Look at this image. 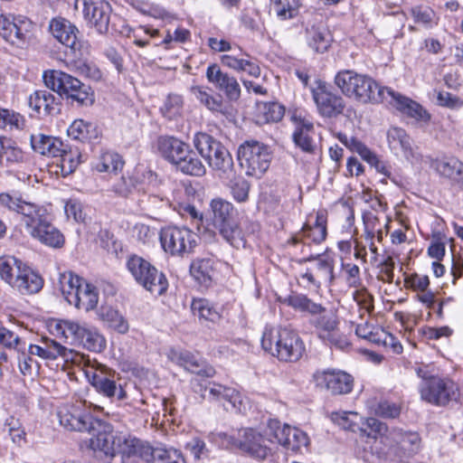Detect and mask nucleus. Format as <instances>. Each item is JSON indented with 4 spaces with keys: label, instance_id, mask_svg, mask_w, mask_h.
Here are the masks:
<instances>
[{
    "label": "nucleus",
    "instance_id": "nucleus-22",
    "mask_svg": "<svg viewBox=\"0 0 463 463\" xmlns=\"http://www.w3.org/2000/svg\"><path fill=\"white\" fill-rule=\"evenodd\" d=\"M317 387L325 389L333 395H343L352 392L354 378L351 374L336 369L317 371L313 374Z\"/></svg>",
    "mask_w": 463,
    "mask_h": 463
},
{
    "label": "nucleus",
    "instance_id": "nucleus-33",
    "mask_svg": "<svg viewBox=\"0 0 463 463\" xmlns=\"http://www.w3.org/2000/svg\"><path fill=\"white\" fill-rule=\"evenodd\" d=\"M106 429L107 427L101 423V427L88 432L91 436L89 439V448L106 456L115 457L116 439L118 433L114 434Z\"/></svg>",
    "mask_w": 463,
    "mask_h": 463
},
{
    "label": "nucleus",
    "instance_id": "nucleus-46",
    "mask_svg": "<svg viewBox=\"0 0 463 463\" xmlns=\"http://www.w3.org/2000/svg\"><path fill=\"white\" fill-rule=\"evenodd\" d=\"M67 134L70 137L81 142L89 141L98 137L96 127L83 119H75L68 128Z\"/></svg>",
    "mask_w": 463,
    "mask_h": 463
},
{
    "label": "nucleus",
    "instance_id": "nucleus-10",
    "mask_svg": "<svg viewBox=\"0 0 463 463\" xmlns=\"http://www.w3.org/2000/svg\"><path fill=\"white\" fill-rule=\"evenodd\" d=\"M271 158L269 148L258 141H245L238 148L239 164L250 176L260 178L269 169Z\"/></svg>",
    "mask_w": 463,
    "mask_h": 463
},
{
    "label": "nucleus",
    "instance_id": "nucleus-4",
    "mask_svg": "<svg viewBox=\"0 0 463 463\" xmlns=\"http://www.w3.org/2000/svg\"><path fill=\"white\" fill-rule=\"evenodd\" d=\"M193 144L200 156L219 176H229L233 170V160L228 149L217 139L204 132L193 137Z\"/></svg>",
    "mask_w": 463,
    "mask_h": 463
},
{
    "label": "nucleus",
    "instance_id": "nucleus-44",
    "mask_svg": "<svg viewBox=\"0 0 463 463\" xmlns=\"http://www.w3.org/2000/svg\"><path fill=\"white\" fill-rule=\"evenodd\" d=\"M149 463H186L180 450L174 448H149L147 461Z\"/></svg>",
    "mask_w": 463,
    "mask_h": 463
},
{
    "label": "nucleus",
    "instance_id": "nucleus-50",
    "mask_svg": "<svg viewBox=\"0 0 463 463\" xmlns=\"http://www.w3.org/2000/svg\"><path fill=\"white\" fill-rule=\"evenodd\" d=\"M273 10L281 21L296 18L301 6L300 0H272Z\"/></svg>",
    "mask_w": 463,
    "mask_h": 463
},
{
    "label": "nucleus",
    "instance_id": "nucleus-28",
    "mask_svg": "<svg viewBox=\"0 0 463 463\" xmlns=\"http://www.w3.org/2000/svg\"><path fill=\"white\" fill-rule=\"evenodd\" d=\"M386 97L390 104L407 116L418 121L428 122L430 119V114L416 101L402 96L399 92L388 88Z\"/></svg>",
    "mask_w": 463,
    "mask_h": 463
},
{
    "label": "nucleus",
    "instance_id": "nucleus-64",
    "mask_svg": "<svg viewBox=\"0 0 463 463\" xmlns=\"http://www.w3.org/2000/svg\"><path fill=\"white\" fill-rule=\"evenodd\" d=\"M377 345H383L386 348H390L395 354H401L402 352V345L400 341L392 334L382 329L378 333Z\"/></svg>",
    "mask_w": 463,
    "mask_h": 463
},
{
    "label": "nucleus",
    "instance_id": "nucleus-48",
    "mask_svg": "<svg viewBox=\"0 0 463 463\" xmlns=\"http://www.w3.org/2000/svg\"><path fill=\"white\" fill-rule=\"evenodd\" d=\"M193 314L198 317L201 323H215L220 319V314L216 308L204 298L194 299L191 305Z\"/></svg>",
    "mask_w": 463,
    "mask_h": 463
},
{
    "label": "nucleus",
    "instance_id": "nucleus-40",
    "mask_svg": "<svg viewBox=\"0 0 463 463\" xmlns=\"http://www.w3.org/2000/svg\"><path fill=\"white\" fill-rule=\"evenodd\" d=\"M29 106L38 114H53L57 109L55 97L47 90H36L29 97Z\"/></svg>",
    "mask_w": 463,
    "mask_h": 463
},
{
    "label": "nucleus",
    "instance_id": "nucleus-36",
    "mask_svg": "<svg viewBox=\"0 0 463 463\" xmlns=\"http://www.w3.org/2000/svg\"><path fill=\"white\" fill-rule=\"evenodd\" d=\"M432 167L441 176L463 184V163L456 157L433 161Z\"/></svg>",
    "mask_w": 463,
    "mask_h": 463
},
{
    "label": "nucleus",
    "instance_id": "nucleus-32",
    "mask_svg": "<svg viewBox=\"0 0 463 463\" xmlns=\"http://www.w3.org/2000/svg\"><path fill=\"white\" fill-rule=\"evenodd\" d=\"M188 146V144L175 137L162 136L156 140L158 153L163 158L174 165L187 153Z\"/></svg>",
    "mask_w": 463,
    "mask_h": 463
},
{
    "label": "nucleus",
    "instance_id": "nucleus-19",
    "mask_svg": "<svg viewBox=\"0 0 463 463\" xmlns=\"http://www.w3.org/2000/svg\"><path fill=\"white\" fill-rule=\"evenodd\" d=\"M160 242L165 252L182 256L195 245V234L186 227L169 226L160 232Z\"/></svg>",
    "mask_w": 463,
    "mask_h": 463
},
{
    "label": "nucleus",
    "instance_id": "nucleus-51",
    "mask_svg": "<svg viewBox=\"0 0 463 463\" xmlns=\"http://www.w3.org/2000/svg\"><path fill=\"white\" fill-rule=\"evenodd\" d=\"M387 139L391 150L395 153L408 151L411 146L410 137L404 129L400 128H391L387 133Z\"/></svg>",
    "mask_w": 463,
    "mask_h": 463
},
{
    "label": "nucleus",
    "instance_id": "nucleus-43",
    "mask_svg": "<svg viewBox=\"0 0 463 463\" xmlns=\"http://www.w3.org/2000/svg\"><path fill=\"white\" fill-rule=\"evenodd\" d=\"M326 234V217L322 212L317 213L314 223L307 222L301 230L302 237L310 240L314 243L324 241Z\"/></svg>",
    "mask_w": 463,
    "mask_h": 463
},
{
    "label": "nucleus",
    "instance_id": "nucleus-57",
    "mask_svg": "<svg viewBox=\"0 0 463 463\" xmlns=\"http://www.w3.org/2000/svg\"><path fill=\"white\" fill-rule=\"evenodd\" d=\"M0 345L17 351L25 348L26 341L6 327L0 326Z\"/></svg>",
    "mask_w": 463,
    "mask_h": 463
},
{
    "label": "nucleus",
    "instance_id": "nucleus-25",
    "mask_svg": "<svg viewBox=\"0 0 463 463\" xmlns=\"http://www.w3.org/2000/svg\"><path fill=\"white\" fill-rule=\"evenodd\" d=\"M50 32L61 44L70 49L75 57L82 54L84 43L79 38V30L65 19H53L50 24Z\"/></svg>",
    "mask_w": 463,
    "mask_h": 463
},
{
    "label": "nucleus",
    "instance_id": "nucleus-11",
    "mask_svg": "<svg viewBox=\"0 0 463 463\" xmlns=\"http://www.w3.org/2000/svg\"><path fill=\"white\" fill-rule=\"evenodd\" d=\"M274 443V438L269 434V424L263 433L250 428L243 429L239 431L238 438L232 439L235 447L258 460H265L273 455L269 444Z\"/></svg>",
    "mask_w": 463,
    "mask_h": 463
},
{
    "label": "nucleus",
    "instance_id": "nucleus-26",
    "mask_svg": "<svg viewBox=\"0 0 463 463\" xmlns=\"http://www.w3.org/2000/svg\"><path fill=\"white\" fill-rule=\"evenodd\" d=\"M207 80L213 84L216 89L222 91L230 101H237L241 93V89L238 80L221 70L220 66L213 63L206 70Z\"/></svg>",
    "mask_w": 463,
    "mask_h": 463
},
{
    "label": "nucleus",
    "instance_id": "nucleus-63",
    "mask_svg": "<svg viewBox=\"0 0 463 463\" xmlns=\"http://www.w3.org/2000/svg\"><path fill=\"white\" fill-rule=\"evenodd\" d=\"M437 105L449 109H458L463 107V100L450 92L437 91Z\"/></svg>",
    "mask_w": 463,
    "mask_h": 463
},
{
    "label": "nucleus",
    "instance_id": "nucleus-55",
    "mask_svg": "<svg viewBox=\"0 0 463 463\" xmlns=\"http://www.w3.org/2000/svg\"><path fill=\"white\" fill-rule=\"evenodd\" d=\"M258 112L264 122H278L285 113V108L278 102H261L258 104Z\"/></svg>",
    "mask_w": 463,
    "mask_h": 463
},
{
    "label": "nucleus",
    "instance_id": "nucleus-17",
    "mask_svg": "<svg viewBox=\"0 0 463 463\" xmlns=\"http://www.w3.org/2000/svg\"><path fill=\"white\" fill-rule=\"evenodd\" d=\"M309 262L305 272L300 274V278L307 281V286H313L319 288L322 284H331L334 281V259L328 255H310L299 261Z\"/></svg>",
    "mask_w": 463,
    "mask_h": 463
},
{
    "label": "nucleus",
    "instance_id": "nucleus-21",
    "mask_svg": "<svg viewBox=\"0 0 463 463\" xmlns=\"http://www.w3.org/2000/svg\"><path fill=\"white\" fill-rule=\"evenodd\" d=\"M75 7L80 8L87 24L99 33L109 30L111 7L105 0H76Z\"/></svg>",
    "mask_w": 463,
    "mask_h": 463
},
{
    "label": "nucleus",
    "instance_id": "nucleus-38",
    "mask_svg": "<svg viewBox=\"0 0 463 463\" xmlns=\"http://www.w3.org/2000/svg\"><path fill=\"white\" fill-rule=\"evenodd\" d=\"M78 290L70 305L87 312L94 309L99 302V292L96 287L85 281Z\"/></svg>",
    "mask_w": 463,
    "mask_h": 463
},
{
    "label": "nucleus",
    "instance_id": "nucleus-37",
    "mask_svg": "<svg viewBox=\"0 0 463 463\" xmlns=\"http://www.w3.org/2000/svg\"><path fill=\"white\" fill-rule=\"evenodd\" d=\"M307 42L316 52L324 53L332 42L330 32L323 25H312L307 29Z\"/></svg>",
    "mask_w": 463,
    "mask_h": 463
},
{
    "label": "nucleus",
    "instance_id": "nucleus-18",
    "mask_svg": "<svg viewBox=\"0 0 463 463\" xmlns=\"http://www.w3.org/2000/svg\"><path fill=\"white\" fill-rule=\"evenodd\" d=\"M33 23L25 16L0 14V37L16 47H23L29 39Z\"/></svg>",
    "mask_w": 463,
    "mask_h": 463
},
{
    "label": "nucleus",
    "instance_id": "nucleus-16",
    "mask_svg": "<svg viewBox=\"0 0 463 463\" xmlns=\"http://www.w3.org/2000/svg\"><path fill=\"white\" fill-rule=\"evenodd\" d=\"M269 434L275 439V443L288 451L301 452L302 449L309 446L307 434L298 428L288 424H281L277 420H269Z\"/></svg>",
    "mask_w": 463,
    "mask_h": 463
},
{
    "label": "nucleus",
    "instance_id": "nucleus-15",
    "mask_svg": "<svg viewBox=\"0 0 463 463\" xmlns=\"http://www.w3.org/2000/svg\"><path fill=\"white\" fill-rule=\"evenodd\" d=\"M60 424L66 430L80 432H91L101 427V421L86 412L81 403L61 405L57 412Z\"/></svg>",
    "mask_w": 463,
    "mask_h": 463
},
{
    "label": "nucleus",
    "instance_id": "nucleus-13",
    "mask_svg": "<svg viewBox=\"0 0 463 463\" xmlns=\"http://www.w3.org/2000/svg\"><path fill=\"white\" fill-rule=\"evenodd\" d=\"M390 438L387 449L375 448L373 449V453L378 456H393L402 460L416 454L420 449L421 439L417 432L392 430Z\"/></svg>",
    "mask_w": 463,
    "mask_h": 463
},
{
    "label": "nucleus",
    "instance_id": "nucleus-24",
    "mask_svg": "<svg viewBox=\"0 0 463 463\" xmlns=\"http://www.w3.org/2000/svg\"><path fill=\"white\" fill-rule=\"evenodd\" d=\"M312 96L319 113L324 117H336L342 114L345 108L344 99L331 91L325 83L319 82L312 90Z\"/></svg>",
    "mask_w": 463,
    "mask_h": 463
},
{
    "label": "nucleus",
    "instance_id": "nucleus-34",
    "mask_svg": "<svg viewBox=\"0 0 463 463\" xmlns=\"http://www.w3.org/2000/svg\"><path fill=\"white\" fill-rule=\"evenodd\" d=\"M30 141L33 151L45 156L58 157L67 147L60 138L41 133L31 135Z\"/></svg>",
    "mask_w": 463,
    "mask_h": 463
},
{
    "label": "nucleus",
    "instance_id": "nucleus-9",
    "mask_svg": "<svg viewBox=\"0 0 463 463\" xmlns=\"http://www.w3.org/2000/svg\"><path fill=\"white\" fill-rule=\"evenodd\" d=\"M416 372L423 380L420 390L422 400L441 406L459 398L458 386L452 380L438 376L427 377L426 373L420 368Z\"/></svg>",
    "mask_w": 463,
    "mask_h": 463
},
{
    "label": "nucleus",
    "instance_id": "nucleus-7",
    "mask_svg": "<svg viewBox=\"0 0 463 463\" xmlns=\"http://www.w3.org/2000/svg\"><path fill=\"white\" fill-rule=\"evenodd\" d=\"M0 206L19 214L28 233L50 214L46 207L27 200L14 191L0 194Z\"/></svg>",
    "mask_w": 463,
    "mask_h": 463
},
{
    "label": "nucleus",
    "instance_id": "nucleus-54",
    "mask_svg": "<svg viewBox=\"0 0 463 463\" xmlns=\"http://www.w3.org/2000/svg\"><path fill=\"white\" fill-rule=\"evenodd\" d=\"M183 108V97L178 94H170L164 101L163 106L160 108V111L165 118L172 120L182 116Z\"/></svg>",
    "mask_w": 463,
    "mask_h": 463
},
{
    "label": "nucleus",
    "instance_id": "nucleus-59",
    "mask_svg": "<svg viewBox=\"0 0 463 463\" xmlns=\"http://www.w3.org/2000/svg\"><path fill=\"white\" fill-rule=\"evenodd\" d=\"M353 298L356 302L359 307L360 318L363 319L364 314L366 312L370 314L373 312V296L365 289L364 288L356 289L353 293Z\"/></svg>",
    "mask_w": 463,
    "mask_h": 463
},
{
    "label": "nucleus",
    "instance_id": "nucleus-53",
    "mask_svg": "<svg viewBox=\"0 0 463 463\" xmlns=\"http://www.w3.org/2000/svg\"><path fill=\"white\" fill-rule=\"evenodd\" d=\"M120 156L114 152H104L94 165L98 172L117 173L123 166Z\"/></svg>",
    "mask_w": 463,
    "mask_h": 463
},
{
    "label": "nucleus",
    "instance_id": "nucleus-41",
    "mask_svg": "<svg viewBox=\"0 0 463 463\" xmlns=\"http://www.w3.org/2000/svg\"><path fill=\"white\" fill-rule=\"evenodd\" d=\"M175 166L185 175L203 176L206 174V167L190 146Z\"/></svg>",
    "mask_w": 463,
    "mask_h": 463
},
{
    "label": "nucleus",
    "instance_id": "nucleus-45",
    "mask_svg": "<svg viewBox=\"0 0 463 463\" xmlns=\"http://www.w3.org/2000/svg\"><path fill=\"white\" fill-rule=\"evenodd\" d=\"M85 280L71 271H64L59 277V289L66 301L70 304L72 297L77 295Z\"/></svg>",
    "mask_w": 463,
    "mask_h": 463
},
{
    "label": "nucleus",
    "instance_id": "nucleus-47",
    "mask_svg": "<svg viewBox=\"0 0 463 463\" xmlns=\"http://www.w3.org/2000/svg\"><path fill=\"white\" fill-rule=\"evenodd\" d=\"M43 284V279L28 267L24 269L21 280L15 283V289L24 295L34 294L42 288Z\"/></svg>",
    "mask_w": 463,
    "mask_h": 463
},
{
    "label": "nucleus",
    "instance_id": "nucleus-39",
    "mask_svg": "<svg viewBox=\"0 0 463 463\" xmlns=\"http://www.w3.org/2000/svg\"><path fill=\"white\" fill-rule=\"evenodd\" d=\"M214 260L212 259H200L192 262L190 267L191 275L201 285L208 287L213 280L216 270Z\"/></svg>",
    "mask_w": 463,
    "mask_h": 463
},
{
    "label": "nucleus",
    "instance_id": "nucleus-12",
    "mask_svg": "<svg viewBox=\"0 0 463 463\" xmlns=\"http://www.w3.org/2000/svg\"><path fill=\"white\" fill-rule=\"evenodd\" d=\"M82 369L88 381L99 393L109 399L116 398L117 401H124L127 398L126 391L109 378V370L104 364L86 359Z\"/></svg>",
    "mask_w": 463,
    "mask_h": 463
},
{
    "label": "nucleus",
    "instance_id": "nucleus-23",
    "mask_svg": "<svg viewBox=\"0 0 463 463\" xmlns=\"http://www.w3.org/2000/svg\"><path fill=\"white\" fill-rule=\"evenodd\" d=\"M149 448V445L130 434L118 433L115 456L119 455L122 463H138L140 459L147 461Z\"/></svg>",
    "mask_w": 463,
    "mask_h": 463
},
{
    "label": "nucleus",
    "instance_id": "nucleus-1",
    "mask_svg": "<svg viewBox=\"0 0 463 463\" xmlns=\"http://www.w3.org/2000/svg\"><path fill=\"white\" fill-rule=\"evenodd\" d=\"M334 82L346 98L362 104L377 103L387 99V87H381L369 75L354 70L339 71Z\"/></svg>",
    "mask_w": 463,
    "mask_h": 463
},
{
    "label": "nucleus",
    "instance_id": "nucleus-42",
    "mask_svg": "<svg viewBox=\"0 0 463 463\" xmlns=\"http://www.w3.org/2000/svg\"><path fill=\"white\" fill-rule=\"evenodd\" d=\"M284 302L292 308L309 314L312 318L316 317L321 312L326 311V307L321 304L314 302L306 295L292 294L285 298Z\"/></svg>",
    "mask_w": 463,
    "mask_h": 463
},
{
    "label": "nucleus",
    "instance_id": "nucleus-61",
    "mask_svg": "<svg viewBox=\"0 0 463 463\" xmlns=\"http://www.w3.org/2000/svg\"><path fill=\"white\" fill-rule=\"evenodd\" d=\"M383 328L374 326L373 325L365 321L364 323H357L355 326V335L359 338H363L370 343L375 344L377 343L378 333L382 331Z\"/></svg>",
    "mask_w": 463,
    "mask_h": 463
},
{
    "label": "nucleus",
    "instance_id": "nucleus-27",
    "mask_svg": "<svg viewBox=\"0 0 463 463\" xmlns=\"http://www.w3.org/2000/svg\"><path fill=\"white\" fill-rule=\"evenodd\" d=\"M26 351L33 356H38L44 360H55L62 357L66 362L75 361L76 354L55 340L43 337L38 344H28L26 342Z\"/></svg>",
    "mask_w": 463,
    "mask_h": 463
},
{
    "label": "nucleus",
    "instance_id": "nucleus-35",
    "mask_svg": "<svg viewBox=\"0 0 463 463\" xmlns=\"http://www.w3.org/2000/svg\"><path fill=\"white\" fill-rule=\"evenodd\" d=\"M175 361L185 370L204 377H213L215 370L205 361L189 352H181L175 356Z\"/></svg>",
    "mask_w": 463,
    "mask_h": 463
},
{
    "label": "nucleus",
    "instance_id": "nucleus-14",
    "mask_svg": "<svg viewBox=\"0 0 463 463\" xmlns=\"http://www.w3.org/2000/svg\"><path fill=\"white\" fill-rule=\"evenodd\" d=\"M196 392H202L203 399L222 402L226 411L244 412L248 402L241 393L234 388L222 385L215 382H210L208 385L197 384Z\"/></svg>",
    "mask_w": 463,
    "mask_h": 463
},
{
    "label": "nucleus",
    "instance_id": "nucleus-5",
    "mask_svg": "<svg viewBox=\"0 0 463 463\" xmlns=\"http://www.w3.org/2000/svg\"><path fill=\"white\" fill-rule=\"evenodd\" d=\"M43 78L47 88L65 95L80 105L88 106L94 101L91 88L68 73L50 70L43 72Z\"/></svg>",
    "mask_w": 463,
    "mask_h": 463
},
{
    "label": "nucleus",
    "instance_id": "nucleus-62",
    "mask_svg": "<svg viewBox=\"0 0 463 463\" xmlns=\"http://www.w3.org/2000/svg\"><path fill=\"white\" fill-rule=\"evenodd\" d=\"M16 265H19V260L13 256L0 257V277L8 283L14 280V271H16Z\"/></svg>",
    "mask_w": 463,
    "mask_h": 463
},
{
    "label": "nucleus",
    "instance_id": "nucleus-6",
    "mask_svg": "<svg viewBox=\"0 0 463 463\" xmlns=\"http://www.w3.org/2000/svg\"><path fill=\"white\" fill-rule=\"evenodd\" d=\"M213 224L220 235L232 247L244 248L246 240L241 229L234 219L232 204L222 199H214L211 203Z\"/></svg>",
    "mask_w": 463,
    "mask_h": 463
},
{
    "label": "nucleus",
    "instance_id": "nucleus-2",
    "mask_svg": "<svg viewBox=\"0 0 463 463\" xmlns=\"http://www.w3.org/2000/svg\"><path fill=\"white\" fill-rule=\"evenodd\" d=\"M261 345L265 351L284 362H297L305 352L302 339L296 332L288 328H265Z\"/></svg>",
    "mask_w": 463,
    "mask_h": 463
},
{
    "label": "nucleus",
    "instance_id": "nucleus-56",
    "mask_svg": "<svg viewBox=\"0 0 463 463\" xmlns=\"http://www.w3.org/2000/svg\"><path fill=\"white\" fill-rule=\"evenodd\" d=\"M102 317L117 332L125 334L128 331V321L118 310L109 308L102 314Z\"/></svg>",
    "mask_w": 463,
    "mask_h": 463
},
{
    "label": "nucleus",
    "instance_id": "nucleus-29",
    "mask_svg": "<svg viewBox=\"0 0 463 463\" xmlns=\"http://www.w3.org/2000/svg\"><path fill=\"white\" fill-rule=\"evenodd\" d=\"M191 95L205 109L215 115H226L228 106L222 97L207 86L195 85L190 88Z\"/></svg>",
    "mask_w": 463,
    "mask_h": 463
},
{
    "label": "nucleus",
    "instance_id": "nucleus-49",
    "mask_svg": "<svg viewBox=\"0 0 463 463\" xmlns=\"http://www.w3.org/2000/svg\"><path fill=\"white\" fill-rule=\"evenodd\" d=\"M410 14L413 18L415 24H418L424 28L430 29L439 24V16L429 6L416 5L411 8Z\"/></svg>",
    "mask_w": 463,
    "mask_h": 463
},
{
    "label": "nucleus",
    "instance_id": "nucleus-31",
    "mask_svg": "<svg viewBox=\"0 0 463 463\" xmlns=\"http://www.w3.org/2000/svg\"><path fill=\"white\" fill-rule=\"evenodd\" d=\"M28 234L48 247L61 248L64 244V237L52 223L50 214Z\"/></svg>",
    "mask_w": 463,
    "mask_h": 463
},
{
    "label": "nucleus",
    "instance_id": "nucleus-8",
    "mask_svg": "<svg viewBox=\"0 0 463 463\" xmlns=\"http://www.w3.org/2000/svg\"><path fill=\"white\" fill-rule=\"evenodd\" d=\"M126 267L136 282L152 295L161 296L166 291L168 281L165 276L146 260L137 255L130 256Z\"/></svg>",
    "mask_w": 463,
    "mask_h": 463
},
{
    "label": "nucleus",
    "instance_id": "nucleus-58",
    "mask_svg": "<svg viewBox=\"0 0 463 463\" xmlns=\"http://www.w3.org/2000/svg\"><path fill=\"white\" fill-rule=\"evenodd\" d=\"M364 224V239L371 240L377 236L381 241L383 238L382 227L379 219L373 213H366L363 216Z\"/></svg>",
    "mask_w": 463,
    "mask_h": 463
},
{
    "label": "nucleus",
    "instance_id": "nucleus-60",
    "mask_svg": "<svg viewBox=\"0 0 463 463\" xmlns=\"http://www.w3.org/2000/svg\"><path fill=\"white\" fill-rule=\"evenodd\" d=\"M349 147L359 154L361 157L371 165L379 167V159L377 156L372 152L364 144L356 138L351 137Z\"/></svg>",
    "mask_w": 463,
    "mask_h": 463
},
{
    "label": "nucleus",
    "instance_id": "nucleus-20",
    "mask_svg": "<svg viewBox=\"0 0 463 463\" xmlns=\"http://www.w3.org/2000/svg\"><path fill=\"white\" fill-rule=\"evenodd\" d=\"M311 325L316 328L319 338L335 347L345 350L350 346L346 335L340 333L337 316L329 311H323L316 317L311 318Z\"/></svg>",
    "mask_w": 463,
    "mask_h": 463
},
{
    "label": "nucleus",
    "instance_id": "nucleus-52",
    "mask_svg": "<svg viewBox=\"0 0 463 463\" xmlns=\"http://www.w3.org/2000/svg\"><path fill=\"white\" fill-rule=\"evenodd\" d=\"M313 128V124L310 121H301L294 131L293 140L295 144L305 152L313 151L314 146L309 136Z\"/></svg>",
    "mask_w": 463,
    "mask_h": 463
},
{
    "label": "nucleus",
    "instance_id": "nucleus-30",
    "mask_svg": "<svg viewBox=\"0 0 463 463\" xmlns=\"http://www.w3.org/2000/svg\"><path fill=\"white\" fill-rule=\"evenodd\" d=\"M360 432L362 438H366L370 441L373 440V444L370 446L372 453L373 449L375 448H385L387 449L391 431H389L386 424L375 418H368L365 420L364 427L360 429Z\"/></svg>",
    "mask_w": 463,
    "mask_h": 463
},
{
    "label": "nucleus",
    "instance_id": "nucleus-3",
    "mask_svg": "<svg viewBox=\"0 0 463 463\" xmlns=\"http://www.w3.org/2000/svg\"><path fill=\"white\" fill-rule=\"evenodd\" d=\"M51 333L65 343L80 344L92 352L99 353L106 347L104 336L96 328L74 321L60 320L51 326Z\"/></svg>",
    "mask_w": 463,
    "mask_h": 463
}]
</instances>
